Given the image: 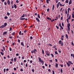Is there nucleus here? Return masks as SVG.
I'll return each mask as SVG.
<instances>
[{"mask_svg": "<svg viewBox=\"0 0 74 74\" xmlns=\"http://www.w3.org/2000/svg\"><path fill=\"white\" fill-rule=\"evenodd\" d=\"M5 27H6V26L7 25V23H4V25Z\"/></svg>", "mask_w": 74, "mask_h": 74, "instance_id": "obj_23", "label": "nucleus"}, {"mask_svg": "<svg viewBox=\"0 0 74 74\" xmlns=\"http://www.w3.org/2000/svg\"><path fill=\"white\" fill-rule=\"evenodd\" d=\"M66 63L68 67H69L71 66V64H73V63H72L71 61H69L68 62H66Z\"/></svg>", "mask_w": 74, "mask_h": 74, "instance_id": "obj_1", "label": "nucleus"}, {"mask_svg": "<svg viewBox=\"0 0 74 74\" xmlns=\"http://www.w3.org/2000/svg\"><path fill=\"white\" fill-rule=\"evenodd\" d=\"M9 38H10L11 39H12V38H13V37L12 36H9Z\"/></svg>", "mask_w": 74, "mask_h": 74, "instance_id": "obj_41", "label": "nucleus"}, {"mask_svg": "<svg viewBox=\"0 0 74 74\" xmlns=\"http://www.w3.org/2000/svg\"><path fill=\"white\" fill-rule=\"evenodd\" d=\"M7 15L8 16H9L10 15V14L9 12H7Z\"/></svg>", "mask_w": 74, "mask_h": 74, "instance_id": "obj_34", "label": "nucleus"}, {"mask_svg": "<svg viewBox=\"0 0 74 74\" xmlns=\"http://www.w3.org/2000/svg\"><path fill=\"white\" fill-rule=\"evenodd\" d=\"M4 4L5 5H7V2L5 1L4 2Z\"/></svg>", "mask_w": 74, "mask_h": 74, "instance_id": "obj_37", "label": "nucleus"}, {"mask_svg": "<svg viewBox=\"0 0 74 74\" xmlns=\"http://www.w3.org/2000/svg\"><path fill=\"white\" fill-rule=\"evenodd\" d=\"M17 41L18 43H20V40L19 39H18V40H17Z\"/></svg>", "mask_w": 74, "mask_h": 74, "instance_id": "obj_39", "label": "nucleus"}, {"mask_svg": "<svg viewBox=\"0 0 74 74\" xmlns=\"http://www.w3.org/2000/svg\"><path fill=\"white\" fill-rule=\"evenodd\" d=\"M55 54H56V55L58 54V53L57 52V51H56L55 52Z\"/></svg>", "mask_w": 74, "mask_h": 74, "instance_id": "obj_50", "label": "nucleus"}, {"mask_svg": "<svg viewBox=\"0 0 74 74\" xmlns=\"http://www.w3.org/2000/svg\"><path fill=\"white\" fill-rule=\"evenodd\" d=\"M70 23H68V25H67V27L68 28V31H70Z\"/></svg>", "mask_w": 74, "mask_h": 74, "instance_id": "obj_5", "label": "nucleus"}, {"mask_svg": "<svg viewBox=\"0 0 74 74\" xmlns=\"http://www.w3.org/2000/svg\"><path fill=\"white\" fill-rule=\"evenodd\" d=\"M21 31H20L19 32V34L20 36H21Z\"/></svg>", "mask_w": 74, "mask_h": 74, "instance_id": "obj_26", "label": "nucleus"}, {"mask_svg": "<svg viewBox=\"0 0 74 74\" xmlns=\"http://www.w3.org/2000/svg\"><path fill=\"white\" fill-rule=\"evenodd\" d=\"M46 54L47 56H49L50 55V53H46Z\"/></svg>", "mask_w": 74, "mask_h": 74, "instance_id": "obj_17", "label": "nucleus"}, {"mask_svg": "<svg viewBox=\"0 0 74 74\" xmlns=\"http://www.w3.org/2000/svg\"><path fill=\"white\" fill-rule=\"evenodd\" d=\"M59 4L60 7L64 6L65 5V4L62 5V3H60V2H59L57 4V7L58 9V8L59 7Z\"/></svg>", "mask_w": 74, "mask_h": 74, "instance_id": "obj_2", "label": "nucleus"}, {"mask_svg": "<svg viewBox=\"0 0 74 74\" xmlns=\"http://www.w3.org/2000/svg\"><path fill=\"white\" fill-rule=\"evenodd\" d=\"M14 8L15 9H16L17 8V6L15 4H14V5H12V9H14Z\"/></svg>", "mask_w": 74, "mask_h": 74, "instance_id": "obj_3", "label": "nucleus"}, {"mask_svg": "<svg viewBox=\"0 0 74 74\" xmlns=\"http://www.w3.org/2000/svg\"><path fill=\"white\" fill-rule=\"evenodd\" d=\"M36 20L38 22H40V19L37 17H36Z\"/></svg>", "mask_w": 74, "mask_h": 74, "instance_id": "obj_8", "label": "nucleus"}, {"mask_svg": "<svg viewBox=\"0 0 74 74\" xmlns=\"http://www.w3.org/2000/svg\"><path fill=\"white\" fill-rule=\"evenodd\" d=\"M17 59L16 57H15V58H14V62H16L17 61Z\"/></svg>", "mask_w": 74, "mask_h": 74, "instance_id": "obj_11", "label": "nucleus"}, {"mask_svg": "<svg viewBox=\"0 0 74 74\" xmlns=\"http://www.w3.org/2000/svg\"><path fill=\"white\" fill-rule=\"evenodd\" d=\"M55 6L54 4L53 5V8H52V10L53 11L54 8Z\"/></svg>", "mask_w": 74, "mask_h": 74, "instance_id": "obj_16", "label": "nucleus"}, {"mask_svg": "<svg viewBox=\"0 0 74 74\" xmlns=\"http://www.w3.org/2000/svg\"><path fill=\"white\" fill-rule=\"evenodd\" d=\"M56 27L58 29H59V27H58V26H57V25H56Z\"/></svg>", "mask_w": 74, "mask_h": 74, "instance_id": "obj_45", "label": "nucleus"}, {"mask_svg": "<svg viewBox=\"0 0 74 74\" xmlns=\"http://www.w3.org/2000/svg\"><path fill=\"white\" fill-rule=\"evenodd\" d=\"M0 53L1 54L2 56H3L4 55V53H3V52H0Z\"/></svg>", "mask_w": 74, "mask_h": 74, "instance_id": "obj_31", "label": "nucleus"}, {"mask_svg": "<svg viewBox=\"0 0 74 74\" xmlns=\"http://www.w3.org/2000/svg\"><path fill=\"white\" fill-rule=\"evenodd\" d=\"M65 37L66 38H67V39H69V36H68V35H67V34H66Z\"/></svg>", "mask_w": 74, "mask_h": 74, "instance_id": "obj_13", "label": "nucleus"}, {"mask_svg": "<svg viewBox=\"0 0 74 74\" xmlns=\"http://www.w3.org/2000/svg\"><path fill=\"white\" fill-rule=\"evenodd\" d=\"M21 45H22L23 47H24V45L23 42H21Z\"/></svg>", "mask_w": 74, "mask_h": 74, "instance_id": "obj_12", "label": "nucleus"}, {"mask_svg": "<svg viewBox=\"0 0 74 74\" xmlns=\"http://www.w3.org/2000/svg\"><path fill=\"white\" fill-rule=\"evenodd\" d=\"M25 14H23V15L22 16H21V18L24 17H25Z\"/></svg>", "mask_w": 74, "mask_h": 74, "instance_id": "obj_24", "label": "nucleus"}, {"mask_svg": "<svg viewBox=\"0 0 74 74\" xmlns=\"http://www.w3.org/2000/svg\"><path fill=\"white\" fill-rule=\"evenodd\" d=\"M41 63H42V65H43L44 64V61H43L42 62H41Z\"/></svg>", "mask_w": 74, "mask_h": 74, "instance_id": "obj_44", "label": "nucleus"}, {"mask_svg": "<svg viewBox=\"0 0 74 74\" xmlns=\"http://www.w3.org/2000/svg\"><path fill=\"white\" fill-rule=\"evenodd\" d=\"M5 17V19H8V17H7V16H5L4 17Z\"/></svg>", "mask_w": 74, "mask_h": 74, "instance_id": "obj_40", "label": "nucleus"}, {"mask_svg": "<svg viewBox=\"0 0 74 74\" xmlns=\"http://www.w3.org/2000/svg\"><path fill=\"white\" fill-rule=\"evenodd\" d=\"M34 51H33L32 50V51H31V53H34Z\"/></svg>", "mask_w": 74, "mask_h": 74, "instance_id": "obj_55", "label": "nucleus"}, {"mask_svg": "<svg viewBox=\"0 0 74 74\" xmlns=\"http://www.w3.org/2000/svg\"><path fill=\"white\" fill-rule=\"evenodd\" d=\"M52 72H53V74H55V72L54 70H53V71H52Z\"/></svg>", "mask_w": 74, "mask_h": 74, "instance_id": "obj_59", "label": "nucleus"}, {"mask_svg": "<svg viewBox=\"0 0 74 74\" xmlns=\"http://www.w3.org/2000/svg\"><path fill=\"white\" fill-rule=\"evenodd\" d=\"M38 62H40L41 63L42 62H44V61L42 60L41 58H40V57H38Z\"/></svg>", "mask_w": 74, "mask_h": 74, "instance_id": "obj_4", "label": "nucleus"}, {"mask_svg": "<svg viewBox=\"0 0 74 74\" xmlns=\"http://www.w3.org/2000/svg\"><path fill=\"white\" fill-rule=\"evenodd\" d=\"M62 26L63 27L64 26V23H63V22L62 24Z\"/></svg>", "mask_w": 74, "mask_h": 74, "instance_id": "obj_63", "label": "nucleus"}, {"mask_svg": "<svg viewBox=\"0 0 74 74\" xmlns=\"http://www.w3.org/2000/svg\"><path fill=\"white\" fill-rule=\"evenodd\" d=\"M72 17L73 18H74V14H72Z\"/></svg>", "mask_w": 74, "mask_h": 74, "instance_id": "obj_58", "label": "nucleus"}, {"mask_svg": "<svg viewBox=\"0 0 74 74\" xmlns=\"http://www.w3.org/2000/svg\"><path fill=\"white\" fill-rule=\"evenodd\" d=\"M16 3H18L19 2V1L18 0H16Z\"/></svg>", "mask_w": 74, "mask_h": 74, "instance_id": "obj_52", "label": "nucleus"}, {"mask_svg": "<svg viewBox=\"0 0 74 74\" xmlns=\"http://www.w3.org/2000/svg\"><path fill=\"white\" fill-rule=\"evenodd\" d=\"M15 34V32H13L12 34V35L14 36Z\"/></svg>", "mask_w": 74, "mask_h": 74, "instance_id": "obj_20", "label": "nucleus"}, {"mask_svg": "<svg viewBox=\"0 0 74 74\" xmlns=\"http://www.w3.org/2000/svg\"><path fill=\"white\" fill-rule=\"evenodd\" d=\"M58 64L57 63H56V68H58Z\"/></svg>", "mask_w": 74, "mask_h": 74, "instance_id": "obj_21", "label": "nucleus"}, {"mask_svg": "<svg viewBox=\"0 0 74 74\" xmlns=\"http://www.w3.org/2000/svg\"><path fill=\"white\" fill-rule=\"evenodd\" d=\"M71 16L70 15L69 16V18H68V19H71Z\"/></svg>", "mask_w": 74, "mask_h": 74, "instance_id": "obj_22", "label": "nucleus"}, {"mask_svg": "<svg viewBox=\"0 0 74 74\" xmlns=\"http://www.w3.org/2000/svg\"><path fill=\"white\" fill-rule=\"evenodd\" d=\"M45 52L47 53H49V52L48 50L45 51Z\"/></svg>", "mask_w": 74, "mask_h": 74, "instance_id": "obj_60", "label": "nucleus"}, {"mask_svg": "<svg viewBox=\"0 0 74 74\" xmlns=\"http://www.w3.org/2000/svg\"><path fill=\"white\" fill-rule=\"evenodd\" d=\"M49 62L51 63H52L53 62L52 60H50L49 61Z\"/></svg>", "mask_w": 74, "mask_h": 74, "instance_id": "obj_30", "label": "nucleus"}, {"mask_svg": "<svg viewBox=\"0 0 74 74\" xmlns=\"http://www.w3.org/2000/svg\"><path fill=\"white\" fill-rule=\"evenodd\" d=\"M69 0H66L65 2L66 3H69Z\"/></svg>", "mask_w": 74, "mask_h": 74, "instance_id": "obj_18", "label": "nucleus"}, {"mask_svg": "<svg viewBox=\"0 0 74 74\" xmlns=\"http://www.w3.org/2000/svg\"><path fill=\"white\" fill-rule=\"evenodd\" d=\"M62 9H63V8H60V11L61 12V11H62Z\"/></svg>", "mask_w": 74, "mask_h": 74, "instance_id": "obj_48", "label": "nucleus"}, {"mask_svg": "<svg viewBox=\"0 0 74 74\" xmlns=\"http://www.w3.org/2000/svg\"><path fill=\"white\" fill-rule=\"evenodd\" d=\"M49 8H48V9H47V12H49Z\"/></svg>", "mask_w": 74, "mask_h": 74, "instance_id": "obj_54", "label": "nucleus"}, {"mask_svg": "<svg viewBox=\"0 0 74 74\" xmlns=\"http://www.w3.org/2000/svg\"><path fill=\"white\" fill-rule=\"evenodd\" d=\"M56 3H57L58 2V0H55Z\"/></svg>", "mask_w": 74, "mask_h": 74, "instance_id": "obj_61", "label": "nucleus"}, {"mask_svg": "<svg viewBox=\"0 0 74 74\" xmlns=\"http://www.w3.org/2000/svg\"><path fill=\"white\" fill-rule=\"evenodd\" d=\"M59 44H61V46H63V42H62L61 40L59 41Z\"/></svg>", "mask_w": 74, "mask_h": 74, "instance_id": "obj_6", "label": "nucleus"}, {"mask_svg": "<svg viewBox=\"0 0 74 74\" xmlns=\"http://www.w3.org/2000/svg\"><path fill=\"white\" fill-rule=\"evenodd\" d=\"M49 1H48V0H46V3L47 4H49Z\"/></svg>", "mask_w": 74, "mask_h": 74, "instance_id": "obj_36", "label": "nucleus"}, {"mask_svg": "<svg viewBox=\"0 0 74 74\" xmlns=\"http://www.w3.org/2000/svg\"><path fill=\"white\" fill-rule=\"evenodd\" d=\"M14 61V60L13 58H12V59H11V61L12 62H13Z\"/></svg>", "mask_w": 74, "mask_h": 74, "instance_id": "obj_57", "label": "nucleus"}, {"mask_svg": "<svg viewBox=\"0 0 74 74\" xmlns=\"http://www.w3.org/2000/svg\"><path fill=\"white\" fill-rule=\"evenodd\" d=\"M27 30H25H25H24V32H23L24 33H27Z\"/></svg>", "mask_w": 74, "mask_h": 74, "instance_id": "obj_19", "label": "nucleus"}, {"mask_svg": "<svg viewBox=\"0 0 74 74\" xmlns=\"http://www.w3.org/2000/svg\"><path fill=\"white\" fill-rule=\"evenodd\" d=\"M25 19V18H20V20H24Z\"/></svg>", "mask_w": 74, "mask_h": 74, "instance_id": "obj_38", "label": "nucleus"}, {"mask_svg": "<svg viewBox=\"0 0 74 74\" xmlns=\"http://www.w3.org/2000/svg\"><path fill=\"white\" fill-rule=\"evenodd\" d=\"M5 27V26L4 25H1V26L0 27V28H3Z\"/></svg>", "mask_w": 74, "mask_h": 74, "instance_id": "obj_10", "label": "nucleus"}, {"mask_svg": "<svg viewBox=\"0 0 74 74\" xmlns=\"http://www.w3.org/2000/svg\"><path fill=\"white\" fill-rule=\"evenodd\" d=\"M12 27H10V31H11L12 30Z\"/></svg>", "mask_w": 74, "mask_h": 74, "instance_id": "obj_43", "label": "nucleus"}, {"mask_svg": "<svg viewBox=\"0 0 74 74\" xmlns=\"http://www.w3.org/2000/svg\"><path fill=\"white\" fill-rule=\"evenodd\" d=\"M60 27L62 29H64V28H63V27H62V25H61L60 26Z\"/></svg>", "mask_w": 74, "mask_h": 74, "instance_id": "obj_49", "label": "nucleus"}, {"mask_svg": "<svg viewBox=\"0 0 74 74\" xmlns=\"http://www.w3.org/2000/svg\"><path fill=\"white\" fill-rule=\"evenodd\" d=\"M20 71H23V69H20Z\"/></svg>", "mask_w": 74, "mask_h": 74, "instance_id": "obj_42", "label": "nucleus"}, {"mask_svg": "<svg viewBox=\"0 0 74 74\" xmlns=\"http://www.w3.org/2000/svg\"><path fill=\"white\" fill-rule=\"evenodd\" d=\"M71 57H72L73 58V54H71Z\"/></svg>", "mask_w": 74, "mask_h": 74, "instance_id": "obj_53", "label": "nucleus"}, {"mask_svg": "<svg viewBox=\"0 0 74 74\" xmlns=\"http://www.w3.org/2000/svg\"><path fill=\"white\" fill-rule=\"evenodd\" d=\"M69 19H68V18L66 20L68 23H69Z\"/></svg>", "mask_w": 74, "mask_h": 74, "instance_id": "obj_35", "label": "nucleus"}, {"mask_svg": "<svg viewBox=\"0 0 74 74\" xmlns=\"http://www.w3.org/2000/svg\"><path fill=\"white\" fill-rule=\"evenodd\" d=\"M63 16H62V17H61V20H63Z\"/></svg>", "mask_w": 74, "mask_h": 74, "instance_id": "obj_64", "label": "nucleus"}, {"mask_svg": "<svg viewBox=\"0 0 74 74\" xmlns=\"http://www.w3.org/2000/svg\"><path fill=\"white\" fill-rule=\"evenodd\" d=\"M69 12H68V14L66 15L67 17L68 18V17H69Z\"/></svg>", "mask_w": 74, "mask_h": 74, "instance_id": "obj_25", "label": "nucleus"}, {"mask_svg": "<svg viewBox=\"0 0 74 74\" xmlns=\"http://www.w3.org/2000/svg\"><path fill=\"white\" fill-rule=\"evenodd\" d=\"M72 0H70L69 1V5H70L71 4H72Z\"/></svg>", "mask_w": 74, "mask_h": 74, "instance_id": "obj_9", "label": "nucleus"}, {"mask_svg": "<svg viewBox=\"0 0 74 74\" xmlns=\"http://www.w3.org/2000/svg\"><path fill=\"white\" fill-rule=\"evenodd\" d=\"M38 17L39 18H40V16L39 14H37Z\"/></svg>", "mask_w": 74, "mask_h": 74, "instance_id": "obj_28", "label": "nucleus"}, {"mask_svg": "<svg viewBox=\"0 0 74 74\" xmlns=\"http://www.w3.org/2000/svg\"><path fill=\"white\" fill-rule=\"evenodd\" d=\"M2 47L3 48V49L4 51H5V47L4 46H3Z\"/></svg>", "mask_w": 74, "mask_h": 74, "instance_id": "obj_27", "label": "nucleus"}, {"mask_svg": "<svg viewBox=\"0 0 74 74\" xmlns=\"http://www.w3.org/2000/svg\"><path fill=\"white\" fill-rule=\"evenodd\" d=\"M50 56H51L52 57H54V56L53 55V54H50Z\"/></svg>", "mask_w": 74, "mask_h": 74, "instance_id": "obj_32", "label": "nucleus"}, {"mask_svg": "<svg viewBox=\"0 0 74 74\" xmlns=\"http://www.w3.org/2000/svg\"><path fill=\"white\" fill-rule=\"evenodd\" d=\"M30 40H31L33 39V37L32 36H31L30 38Z\"/></svg>", "mask_w": 74, "mask_h": 74, "instance_id": "obj_51", "label": "nucleus"}, {"mask_svg": "<svg viewBox=\"0 0 74 74\" xmlns=\"http://www.w3.org/2000/svg\"><path fill=\"white\" fill-rule=\"evenodd\" d=\"M55 60H56V63H57V61L58 60V59H55Z\"/></svg>", "mask_w": 74, "mask_h": 74, "instance_id": "obj_56", "label": "nucleus"}, {"mask_svg": "<svg viewBox=\"0 0 74 74\" xmlns=\"http://www.w3.org/2000/svg\"><path fill=\"white\" fill-rule=\"evenodd\" d=\"M33 62L32 61V60H30V63L32 64Z\"/></svg>", "mask_w": 74, "mask_h": 74, "instance_id": "obj_62", "label": "nucleus"}, {"mask_svg": "<svg viewBox=\"0 0 74 74\" xmlns=\"http://www.w3.org/2000/svg\"><path fill=\"white\" fill-rule=\"evenodd\" d=\"M42 53L43 54H44V51L43 49H42Z\"/></svg>", "mask_w": 74, "mask_h": 74, "instance_id": "obj_47", "label": "nucleus"}, {"mask_svg": "<svg viewBox=\"0 0 74 74\" xmlns=\"http://www.w3.org/2000/svg\"><path fill=\"white\" fill-rule=\"evenodd\" d=\"M7 3L9 5H11V3L10 0H8Z\"/></svg>", "mask_w": 74, "mask_h": 74, "instance_id": "obj_7", "label": "nucleus"}, {"mask_svg": "<svg viewBox=\"0 0 74 74\" xmlns=\"http://www.w3.org/2000/svg\"><path fill=\"white\" fill-rule=\"evenodd\" d=\"M71 45H72L73 46H74V43L73 42H71Z\"/></svg>", "mask_w": 74, "mask_h": 74, "instance_id": "obj_33", "label": "nucleus"}, {"mask_svg": "<svg viewBox=\"0 0 74 74\" xmlns=\"http://www.w3.org/2000/svg\"><path fill=\"white\" fill-rule=\"evenodd\" d=\"M65 14H67V10H66V12L65 11Z\"/></svg>", "mask_w": 74, "mask_h": 74, "instance_id": "obj_46", "label": "nucleus"}, {"mask_svg": "<svg viewBox=\"0 0 74 74\" xmlns=\"http://www.w3.org/2000/svg\"><path fill=\"white\" fill-rule=\"evenodd\" d=\"M69 10L71 11V10L70 8H69L68 9V13H69Z\"/></svg>", "mask_w": 74, "mask_h": 74, "instance_id": "obj_15", "label": "nucleus"}, {"mask_svg": "<svg viewBox=\"0 0 74 74\" xmlns=\"http://www.w3.org/2000/svg\"><path fill=\"white\" fill-rule=\"evenodd\" d=\"M9 50H10V51H12V49L11 48V47H9Z\"/></svg>", "mask_w": 74, "mask_h": 74, "instance_id": "obj_29", "label": "nucleus"}, {"mask_svg": "<svg viewBox=\"0 0 74 74\" xmlns=\"http://www.w3.org/2000/svg\"><path fill=\"white\" fill-rule=\"evenodd\" d=\"M7 34V32H3V35H5L6 34Z\"/></svg>", "mask_w": 74, "mask_h": 74, "instance_id": "obj_14", "label": "nucleus"}]
</instances>
